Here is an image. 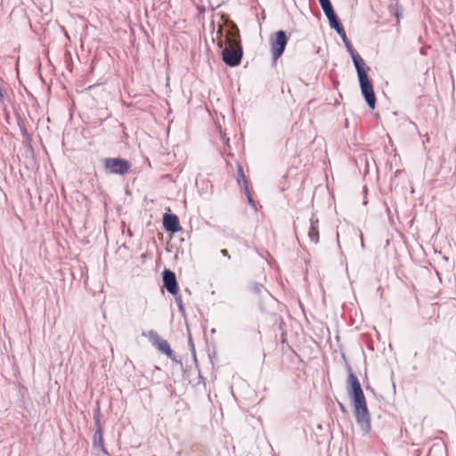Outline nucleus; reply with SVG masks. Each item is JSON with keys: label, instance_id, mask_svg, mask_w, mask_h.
Masks as SVG:
<instances>
[{"label": "nucleus", "instance_id": "obj_1", "mask_svg": "<svg viewBox=\"0 0 456 456\" xmlns=\"http://www.w3.org/2000/svg\"><path fill=\"white\" fill-rule=\"evenodd\" d=\"M346 384L348 395L353 400L356 423L360 427L362 434L368 435L371 430L370 415L360 381L353 373L350 367H348Z\"/></svg>", "mask_w": 456, "mask_h": 456}, {"label": "nucleus", "instance_id": "obj_2", "mask_svg": "<svg viewBox=\"0 0 456 456\" xmlns=\"http://www.w3.org/2000/svg\"><path fill=\"white\" fill-rule=\"evenodd\" d=\"M352 60L357 72L362 94L363 95L368 106L373 110L376 105V96L372 84L368 77L370 67L366 65L364 59Z\"/></svg>", "mask_w": 456, "mask_h": 456}, {"label": "nucleus", "instance_id": "obj_3", "mask_svg": "<svg viewBox=\"0 0 456 456\" xmlns=\"http://www.w3.org/2000/svg\"><path fill=\"white\" fill-rule=\"evenodd\" d=\"M131 163L121 158H106L103 159L104 171L108 175H124L131 168Z\"/></svg>", "mask_w": 456, "mask_h": 456}, {"label": "nucleus", "instance_id": "obj_4", "mask_svg": "<svg viewBox=\"0 0 456 456\" xmlns=\"http://www.w3.org/2000/svg\"><path fill=\"white\" fill-rule=\"evenodd\" d=\"M243 50L240 45L238 35H229L224 42V47L222 50V57H242Z\"/></svg>", "mask_w": 456, "mask_h": 456}, {"label": "nucleus", "instance_id": "obj_5", "mask_svg": "<svg viewBox=\"0 0 456 456\" xmlns=\"http://www.w3.org/2000/svg\"><path fill=\"white\" fill-rule=\"evenodd\" d=\"M288 38L286 33L283 30H280L275 33L274 37H271V45L273 57H280L283 53Z\"/></svg>", "mask_w": 456, "mask_h": 456}, {"label": "nucleus", "instance_id": "obj_6", "mask_svg": "<svg viewBox=\"0 0 456 456\" xmlns=\"http://www.w3.org/2000/svg\"><path fill=\"white\" fill-rule=\"evenodd\" d=\"M163 284L168 293L175 296L178 294L179 286L176 281V276L174 272L169 269H165L162 273Z\"/></svg>", "mask_w": 456, "mask_h": 456}, {"label": "nucleus", "instance_id": "obj_7", "mask_svg": "<svg viewBox=\"0 0 456 456\" xmlns=\"http://www.w3.org/2000/svg\"><path fill=\"white\" fill-rule=\"evenodd\" d=\"M148 337L152 344L157 346L161 353L169 357L172 355L173 351L168 342L165 339H162L155 330H150L148 332Z\"/></svg>", "mask_w": 456, "mask_h": 456}, {"label": "nucleus", "instance_id": "obj_8", "mask_svg": "<svg viewBox=\"0 0 456 456\" xmlns=\"http://www.w3.org/2000/svg\"><path fill=\"white\" fill-rule=\"evenodd\" d=\"M163 226L166 231L170 232H176L181 230L179 219L174 214L165 213L163 216Z\"/></svg>", "mask_w": 456, "mask_h": 456}, {"label": "nucleus", "instance_id": "obj_9", "mask_svg": "<svg viewBox=\"0 0 456 456\" xmlns=\"http://www.w3.org/2000/svg\"><path fill=\"white\" fill-rule=\"evenodd\" d=\"M308 238L314 244L319 242V220L315 215H312L310 218Z\"/></svg>", "mask_w": 456, "mask_h": 456}, {"label": "nucleus", "instance_id": "obj_10", "mask_svg": "<svg viewBox=\"0 0 456 456\" xmlns=\"http://www.w3.org/2000/svg\"><path fill=\"white\" fill-rule=\"evenodd\" d=\"M93 444L95 449L102 451L104 454H108V452L103 445V436L101 427H99L94 432Z\"/></svg>", "mask_w": 456, "mask_h": 456}, {"label": "nucleus", "instance_id": "obj_11", "mask_svg": "<svg viewBox=\"0 0 456 456\" xmlns=\"http://www.w3.org/2000/svg\"><path fill=\"white\" fill-rule=\"evenodd\" d=\"M249 289L256 296L261 297L264 293L269 294L265 286L259 282L253 281L249 284Z\"/></svg>", "mask_w": 456, "mask_h": 456}, {"label": "nucleus", "instance_id": "obj_12", "mask_svg": "<svg viewBox=\"0 0 456 456\" xmlns=\"http://www.w3.org/2000/svg\"><path fill=\"white\" fill-rule=\"evenodd\" d=\"M237 182L240 185L242 186V189L245 187V185H248L247 180H246V177H245V175L243 173L241 167H239V168H238Z\"/></svg>", "mask_w": 456, "mask_h": 456}, {"label": "nucleus", "instance_id": "obj_13", "mask_svg": "<svg viewBox=\"0 0 456 456\" xmlns=\"http://www.w3.org/2000/svg\"><path fill=\"white\" fill-rule=\"evenodd\" d=\"M330 27L332 28H334L337 31V33L338 35H340L343 37V39L345 40V38H346V32H345V29H344L343 26L340 24V22L338 20L337 22L331 24Z\"/></svg>", "mask_w": 456, "mask_h": 456}, {"label": "nucleus", "instance_id": "obj_14", "mask_svg": "<svg viewBox=\"0 0 456 456\" xmlns=\"http://www.w3.org/2000/svg\"><path fill=\"white\" fill-rule=\"evenodd\" d=\"M322 8L325 15L327 16V19H329L330 17L332 18L334 15H336L334 12L333 7L331 5V3L322 5Z\"/></svg>", "mask_w": 456, "mask_h": 456}, {"label": "nucleus", "instance_id": "obj_15", "mask_svg": "<svg viewBox=\"0 0 456 456\" xmlns=\"http://www.w3.org/2000/svg\"><path fill=\"white\" fill-rule=\"evenodd\" d=\"M175 303L178 306V309H179V312L184 315L185 314V308H184V305H183V300H182V297L179 296V295H175Z\"/></svg>", "mask_w": 456, "mask_h": 456}, {"label": "nucleus", "instance_id": "obj_16", "mask_svg": "<svg viewBox=\"0 0 456 456\" xmlns=\"http://www.w3.org/2000/svg\"><path fill=\"white\" fill-rule=\"evenodd\" d=\"M229 67H237L240 64L241 59H222Z\"/></svg>", "mask_w": 456, "mask_h": 456}, {"label": "nucleus", "instance_id": "obj_17", "mask_svg": "<svg viewBox=\"0 0 456 456\" xmlns=\"http://www.w3.org/2000/svg\"><path fill=\"white\" fill-rule=\"evenodd\" d=\"M243 192H244V194L246 195V197L248 199V203L255 208L256 207V202L253 200V198H252V196H251V194L249 192L248 185H245V187L243 188Z\"/></svg>", "mask_w": 456, "mask_h": 456}, {"label": "nucleus", "instance_id": "obj_18", "mask_svg": "<svg viewBox=\"0 0 456 456\" xmlns=\"http://www.w3.org/2000/svg\"><path fill=\"white\" fill-rule=\"evenodd\" d=\"M220 253H221L224 256L227 257L228 259H230V258H231V256H230V254H229V252H228V250H227V249H222V250L220 251Z\"/></svg>", "mask_w": 456, "mask_h": 456}, {"label": "nucleus", "instance_id": "obj_19", "mask_svg": "<svg viewBox=\"0 0 456 456\" xmlns=\"http://www.w3.org/2000/svg\"><path fill=\"white\" fill-rule=\"evenodd\" d=\"M328 20H329L330 25H331L338 20L337 15H334L332 18L330 17Z\"/></svg>", "mask_w": 456, "mask_h": 456}, {"label": "nucleus", "instance_id": "obj_20", "mask_svg": "<svg viewBox=\"0 0 456 456\" xmlns=\"http://www.w3.org/2000/svg\"><path fill=\"white\" fill-rule=\"evenodd\" d=\"M347 47H348V50L350 52V54H351L352 58L360 57L358 54H354V53L353 52V50L351 49V47L349 45H347Z\"/></svg>", "mask_w": 456, "mask_h": 456}, {"label": "nucleus", "instance_id": "obj_21", "mask_svg": "<svg viewBox=\"0 0 456 456\" xmlns=\"http://www.w3.org/2000/svg\"><path fill=\"white\" fill-rule=\"evenodd\" d=\"M319 3L321 4V6H322L324 4L330 3V0H319Z\"/></svg>", "mask_w": 456, "mask_h": 456}, {"label": "nucleus", "instance_id": "obj_22", "mask_svg": "<svg viewBox=\"0 0 456 456\" xmlns=\"http://www.w3.org/2000/svg\"><path fill=\"white\" fill-rule=\"evenodd\" d=\"M189 342H190V346H191V349H192L193 356L195 357L194 345H193V343H192V341H191V338H190Z\"/></svg>", "mask_w": 456, "mask_h": 456}, {"label": "nucleus", "instance_id": "obj_23", "mask_svg": "<svg viewBox=\"0 0 456 456\" xmlns=\"http://www.w3.org/2000/svg\"><path fill=\"white\" fill-rule=\"evenodd\" d=\"M95 426H96V429L101 427V423H100V419L99 418H96L95 419Z\"/></svg>", "mask_w": 456, "mask_h": 456}, {"label": "nucleus", "instance_id": "obj_24", "mask_svg": "<svg viewBox=\"0 0 456 456\" xmlns=\"http://www.w3.org/2000/svg\"><path fill=\"white\" fill-rule=\"evenodd\" d=\"M278 59L276 58H273V66H275L276 65V61H277Z\"/></svg>", "mask_w": 456, "mask_h": 456}, {"label": "nucleus", "instance_id": "obj_25", "mask_svg": "<svg viewBox=\"0 0 456 456\" xmlns=\"http://www.w3.org/2000/svg\"><path fill=\"white\" fill-rule=\"evenodd\" d=\"M361 245H362V247H364V242H363V239H362V235H361Z\"/></svg>", "mask_w": 456, "mask_h": 456}, {"label": "nucleus", "instance_id": "obj_26", "mask_svg": "<svg viewBox=\"0 0 456 456\" xmlns=\"http://www.w3.org/2000/svg\"><path fill=\"white\" fill-rule=\"evenodd\" d=\"M339 407H340V409H341L342 411H345V407H344V405H343L342 403H339Z\"/></svg>", "mask_w": 456, "mask_h": 456}]
</instances>
